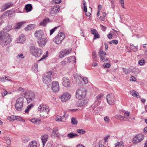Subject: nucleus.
I'll return each mask as SVG.
<instances>
[{
    "label": "nucleus",
    "instance_id": "1",
    "mask_svg": "<svg viewBox=\"0 0 147 147\" xmlns=\"http://www.w3.org/2000/svg\"><path fill=\"white\" fill-rule=\"evenodd\" d=\"M86 94V91L84 88H80L76 90V96L77 98L81 100L85 98Z\"/></svg>",
    "mask_w": 147,
    "mask_h": 147
},
{
    "label": "nucleus",
    "instance_id": "2",
    "mask_svg": "<svg viewBox=\"0 0 147 147\" xmlns=\"http://www.w3.org/2000/svg\"><path fill=\"white\" fill-rule=\"evenodd\" d=\"M11 41V39L8 34H4L1 36L0 43L3 46L8 44Z\"/></svg>",
    "mask_w": 147,
    "mask_h": 147
},
{
    "label": "nucleus",
    "instance_id": "3",
    "mask_svg": "<svg viewBox=\"0 0 147 147\" xmlns=\"http://www.w3.org/2000/svg\"><path fill=\"white\" fill-rule=\"evenodd\" d=\"M24 98L20 97L18 99L15 105L16 109L18 111H21L23 106Z\"/></svg>",
    "mask_w": 147,
    "mask_h": 147
},
{
    "label": "nucleus",
    "instance_id": "4",
    "mask_svg": "<svg viewBox=\"0 0 147 147\" xmlns=\"http://www.w3.org/2000/svg\"><path fill=\"white\" fill-rule=\"evenodd\" d=\"M52 72L49 71L47 73L46 75L44 76L42 78L43 82L47 85L50 84L52 80L51 76Z\"/></svg>",
    "mask_w": 147,
    "mask_h": 147
},
{
    "label": "nucleus",
    "instance_id": "5",
    "mask_svg": "<svg viewBox=\"0 0 147 147\" xmlns=\"http://www.w3.org/2000/svg\"><path fill=\"white\" fill-rule=\"evenodd\" d=\"M38 111L40 113H43L45 114H47L49 111V107L44 104L40 105L38 108Z\"/></svg>",
    "mask_w": 147,
    "mask_h": 147
},
{
    "label": "nucleus",
    "instance_id": "6",
    "mask_svg": "<svg viewBox=\"0 0 147 147\" xmlns=\"http://www.w3.org/2000/svg\"><path fill=\"white\" fill-rule=\"evenodd\" d=\"M25 97L28 102L30 103L34 99V94L32 91H28L25 94Z\"/></svg>",
    "mask_w": 147,
    "mask_h": 147
},
{
    "label": "nucleus",
    "instance_id": "7",
    "mask_svg": "<svg viewBox=\"0 0 147 147\" xmlns=\"http://www.w3.org/2000/svg\"><path fill=\"white\" fill-rule=\"evenodd\" d=\"M65 37V35L63 32H61L55 37L54 41L57 44L60 43Z\"/></svg>",
    "mask_w": 147,
    "mask_h": 147
},
{
    "label": "nucleus",
    "instance_id": "8",
    "mask_svg": "<svg viewBox=\"0 0 147 147\" xmlns=\"http://www.w3.org/2000/svg\"><path fill=\"white\" fill-rule=\"evenodd\" d=\"M106 98L109 104L110 105H113L114 104L115 99L113 94H109L107 95Z\"/></svg>",
    "mask_w": 147,
    "mask_h": 147
},
{
    "label": "nucleus",
    "instance_id": "9",
    "mask_svg": "<svg viewBox=\"0 0 147 147\" xmlns=\"http://www.w3.org/2000/svg\"><path fill=\"white\" fill-rule=\"evenodd\" d=\"M106 54V53L104 52L102 49H100L98 53V56L101 61L104 62H107V61L109 62V59L105 56Z\"/></svg>",
    "mask_w": 147,
    "mask_h": 147
},
{
    "label": "nucleus",
    "instance_id": "10",
    "mask_svg": "<svg viewBox=\"0 0 147 147\" xmlns=\"http://www.w3.org/2000/svg\"><path fill=\"white\" fill-rule=\"evenodd\" d=\"M59 98L61 99L62 102H66L70 99L71 95L69 93L65 92L59 96Z\"/></svg>",
    "mask_w": 147,
    "mask_h": 147
},
{
    "label": "nucleus",
    "instance_id": "11",
    "mask_svg": "<svg viewBox=\"0 0 147 147\" xmlns=\"http://www.w3.org/2000/svg\"><path fill=\"white\" fill-rule=\"evenodd\" d=\"M51 89L53 92H58L60 89L59 83L56 81L53 82L52 84Z\"/></svg>",
    "mask_w": 147,
    "mask_h": 147
},
{
    "label": "nucleus",
    "instance_id": "12",
    "mask_svg": "<svg viewBox=\"0 0 147 147\" xmlns=\"http://www.w3.org/2000/svg\"><path fill=\"white\" fill-rule=\"evenodd\" d=\"M71 50V49H64L61 51L59 54V57L60 58H63L69 54Z\"/></svg>",
    "mask_w": 147,
    "mask_h": 147
},
{
    "label": "nucleus",
    "instance_id": "13",
    "mask_svg": "<svg viewBox=\"0 0 147 147\" xmlns=\"http://www.w3.org/2000/svg\"><path fill=\"white\" fill-rule=\"evenodd\" d=\"M59 5L54 6L49 12L50 15L51 16H53L57 13L59 11Z\"/></svg>",
    "mask_w": 147,
    "mask_h": 147
},
{
    "label": "nucleus",
    "instance_id": "14",
    "mask_svg": "<svg viewBox=\"0 0 147 147\" xmlns=\"http://www.w3.org/2000/svg\"><path fill=\"white\" fill-rule=\"evenodd\" d=\"M48 41L47 38H43L39 39L38 40V42L40 47H44Z\"/></svg>",
    "mask_w": 147,
    "mask_h": 147
},
{
    "label": "nucleus",
    "instance_id": "15",
    "mask_svg": "<svg viewBox=\"0 0 147 147\" xmlns=\"http://www.w3.org/2000/svg\"><path fill=\"white\" fill-rule=\"evenodd\" d=\"M62 84L65 87H68L70 86V82L69 79L67 77H63L62 80Z\"/></svg>",
    "mask_w": 147,
    "mask_h": 147
},
{
    "label": "nucleus",
    "instance_id": "16",
    "mask_svg": "<svg viewBox=\"0 0 147 147\" xmlns=\"http://www.w3.org/2000/svg\"><path fill=\"white\" fill-rule=\"evenodd\" d=\"M35 36L38 39L44 38L43 32L42 30L36 31L35 33Z\"/></svg>",
    "mask_w": 147,
    "mask_h": 147
},
{
    "label": "nucleus",
    "instance_id": "17",
    "mask_svg": "<svg viewBox=\"0 0 147 147\" xmlns=\"http://www.w3.org/2000/svg\"><path fill=\"white\" fill-rule=\"evenodd\" d=\"M88 100L87 99H85L82 101H79L77 103L78 107H84L88 103Z\"/></svg>",
    "mask_w": 147,
    "mask_h": 147
},
{
    "label": "nucleus",
    "instance_id": "18",
    "mask_svg": "<svg viewBox=\"0 0 147 147\" xmlns=\"http://www.w3.org/2000/svg\"><path fill=\"white\" fill-rule=\"evenodd\" d=\"M50 20L49 18H46L44 19L40 23V25L44 26H45L48 23L50 22Z\"/></svg>",
    "mask_w": 147,
    "mask_h": 147
},
{
    "label": "nucleus",
    "instance_id": "19",
    "mask_svg": "<svg viewBox=\"0 0 147 147\" xmlns=\"http://www.w3.org/2000/svg\"><path fill=\"white\" fill-rule=\"evenodd\" d=\"M38 48L35 47L34 46H31L30 49V53L33 55L34 56L36 54Z\"/></svg>",
    "mask_w": 147,
    "mask_h": 147
},
{
    "label": "nucleus",
    "instance_id": "20",
    "mask_svg": "<svg viewBox=\"0 0 147 147\" xmlns=\"http://www.w3.org/2000/svg\"><path fill=\"white\" fill-rule=\"evenodd\" d=\"M11 6V4L9 3H8L4 4L1 7L2 10L4 11L10 7Z\"/></svg>",
    "mask_w": 147,
    "mask_h": 147
},
{
    "label": "nucleus",
    "instance_id": "21",
    "mask_svg": "<svg viewBox=\"0 0 147 147\" xmlns=\"http://www.w3.org/2000/svg\"><path fill=\"white\" fill-rule=\"evenodd\" d=\"M130 94L134 97L138 98H140V97L139 93L135 90H133L131 91L130 92Z\"/></svg>",
    "mask_w": 147,
    "mask_h": 147
},
{
    "label": "nucleus",
    "instance_id": "22",
    "mask_svg": "<svg viewBox=\"0 0 147 147\" xmlns=\"http://www.w3.org/2000/svg\"><path fill=\"white\" fill-rule=\"evenodd\" d=\"M78 79L80 81L82 80L84 82L85 84H87L88 82V80L87 78L86 77H82L81 76H78Z\"/></svg>",
    "mask_w": 147,
    "mask_h": 147
},
{
    "label": "nucleus",
    "instance_id": "23",
    "mask_svg": "<svg viewBox=\"0 0 147 147\" xmlns=\"http://www.w3.org/2000/svg\"><path fill=\"white\" fill-rule=\"evenodd\" d=\"M30 121L36 125H39L40 123L41 120L39 119L33 118L30 119Z\"/></svg>",
    "mask_w": 147,
    "mask_h": 147
},
{
    "label": "nucleus",
    "instance_id": "24",
    "mask_svg": "<svg viewBox=\"0 0 147 147\" xmlns=\"http://www.w3.org/2000/svg\"><path fill=\"white\" fill-rule=\"evenodd\" d=\"M25 41V36L23 35H20L18 38V42L22 43H24Z\"/></svg>",
    "mask_w": 147,
    "mask_h": 147
},
{
    "label": "nucleus",
    "instance_id": "25",
    "mask_svg": "<svg viewBox=\"0 0 147 147\" xmlns=\"http://www.w3.org/2000/svg\"><path fill=\"white\" fill-rule=\"evenodd\" d=\"M35 27V25L34 24H32L30 25H28V26L26 27L25 29L26 31H28L29 30H30L34 29Z\"/></svg>",
    "mask_w": 147,
    "mask_h": 147
},
{
    "label": "nucleus",
    "instance_id": "26",
    "mask_svg": "<svg viewBox=\"0 0 147 147\" xmlns=\"http://www.w3.org/2000/svg\"><path fill=\"white\" fill-rule=\"evenodd\" d=\"M10 11H6L0 17V20H1L3 18H5L6 16H8L9 17Z\"/></svg>",
    "mask_w": 147,
    "mask_h": 147
},
{
    "label": "nucleus",
    "instance_id": "27",
    "mask_svg": "<svg viewBox=\"0 0 147 147\" xmlns=\"http://www.w3.org/2000/svg\"><path fill=\"white\" fill-rule=\"evenodd\" d=\"M58 129V127H55L53 129V134L55 135H56V136H55V137H60V136H59V135L58 133L56 132V131Z\"/></svg>",
    "mask_w": 147,
    "mask_h": 147
},
{
    "label": "nucleus",
    "instance_id": "28",
    "mask_svg": "<svg viewBox=\"0 0 147 147\" xmlns=\"http://www.w3.org/2000/svg\"><path fill=\"white\" fill-rule=\"evenodd\" d=\"M18 117L17 116L11 115L8 117L7 119L9 120L10 121H12L15 120H18Z\"/></svg>",
    "mask_w": 147,
    "mask_h": 147
},
{
    "label": "nucleus",
    "instance_id": "29",
    "mask_svg": "<svg viewBox=\"0 0 147 147\" xmlns=\"http://www.w3.org/2000/svg\"><path fill=\"white\" fill-rule=\"evenodd\" d=\"M36 54L34 56L36 57H39L42 54V52L41 49L39 48L38 49L37 51H36Z\"/></svg>",
    "mask_w": 147,
    "mask_h": 147
},
{
    "label": "nucleus",
    "instance_id": "30",
    "mask_svg": "<svg viewBox=\"0 0 147 147\" xmlns=\"http://www.w3.org/2000/svg\"><path fill=\"white\" fill-rule=\"evenodd\" d=\"M68 60V62H74L75 63L76 62V58L74 56L71 57H68L67 59Z\"/></svg>",
    "mask_w": 147,
    "mask_h": 147
},
{
    "label": "nucleus",
    "instance_id": "31",
    "mask_svg": "<svg viewBox=\"0 0 147 147\" xmlns=\"http://www.w3.org/2000/svg\"><path fill=\"white\" fill-rule=\"evenodd\" d=\"M37 143L35 141H32L29 144L28 147H37Z\"/></svg>",
    "mask_w": 147,
    "mask_h": 147
},
{
    "label": "nucleus",
    "instance_id": "32",
    "mask_svg": "<svg viewBox=\"0 0 147 147\" xmlns=\"http://www.w3.org/2000/svg\"><path fill=\"white\" fill-rule=\"evenodd\" d=\"M38 65L37 63H35L32 67V70L34 72L36 73L38 71Z\"/></svg>",
    "mask_w": 147,
    "mask_h": 147
},
{
    "label": "nucleus",
    "instance_id": "33",
    "mask_svg": "<svg viewBox=\"0 0 147 147\" xmlns=\"http://www.w3.org/2000/svg\"><path fill=\"white\" fill-rule=\"evenodd\" d=\"M32 6L30 4H28L25 6V9L27 12H29L31 11L32 9Z\"/></svg>",
    "mask_w": 147,
    "mask_h": 147
},
{
    "label": "nucleus",
    "instance_id": "34",
    "mask_svg": "<svg viewBox=\"0 0 147 147\" xmlns=\"http://www.w3.org/2000/svg\"><path fill=\"white\" fill-rule=\"evenodd\" d=\"M143 138H133L132 142L134 144H136L140 142L143 140Z\"/></svg>",
    "mask_w": 147,
    "mask_h": 147
},
{
    "label": "nucleus",
    "instance_id": "35",
    "mask_svg": "<svg viewBox=\"0 0 147 147\" xmlns=\"http://www.w3.org/2000/svg\"><path fill=\"white\" fill-rule=\"evenodd\" d=\"M115 118L121 121H123L124 119L125 118V117L119 115H115Z\"/></svg>",
    "mask_w": 147,
    "mask_h": 147
},
{
    "label": "nucleus",
    "instance_id": "36",
    "mask_svg": "<svg viewBox=\"0 0 147 147\" xmlns=\"http://www.w3.org/2000/svg\"><path fill=\"white\" fill-rule=\"evenodd\" d=\"M12 29V27L11 26H8L6 27L3 30V32H7L10 31Z\"/></svg>",
    "mask_w": 147,
    "mask_h": 147
},
{
    "label": "nucleus",
    "instance_id": "37",
    "mask_svg": "<svg viewBox=\"0 0 147 147\" xmlns=\"http://www.w3.org/2000/svg\"><path fill=\"white\" fill-rule=\"evenodd\" d=\"M102 96L103 95L101 94H100L98 95L96 97V101H98L99 102V103H100V102L101 101V99Z\"/></svg>",
    "mask_w": 147,
    "mask_h": 147
},
{
    "label": "nucleus",
    "instance_id": "38",
    "mask_svg": "<svg viewBox=\"0 0 147 147\" xmlns=\"http://www.w3.org/2000/svg\"><path fill=\"white\" fill-rule=\"evenodd\" d=\"M99 102L97 101H95V102L91 106V107L93 109L97 107L99 104Z\"/></svg>",
    "mask_w": 147,
    "mask_h": 147
},
{
    "label": "nucleus",
    "instance_id": "39",
    "mask_svg": "<svg viewBox=\"0 0 147 147\" xmlns=\"http://www.w3.org/2000/svg\"><path fill=\"white\" fill-rule=\"evenodd\" d=\"M130 48L134 51L136 52L138 50V45H137L136 46H134L133 45H132L130 46Z\"/></svg>",
    "mask_w": 147,
    "mask_h": 147
},
{
    "label": "nucleus",
    "instance_id": "40",
    "mask_svg": "<svg viewBox=\"0 0 147 147\" xmlns=\"http://www.w3.org/2000/svg\"><path fill=\"white\" fill-rule=\"evenodd\" d=\"M48 56V52L46 51L45 52L41 58L40 59V61L42 60L43 59H45L47 58Z\"/></svg>",
    "mask_w": 147,
    "mask_h": 147
},
{
    "label": "nucleus",
    "instance_id": "41",
    "mask_svg": "<svg viewBox=\"0 0 147 147\" xmlns=\"http://www.w3.org/2000/svg\"><path fill=\"white\" fill-rule=\"evenodd\" d=\"M92 59L94 61H96L97 60V57L96 55V51H94L92 52Z\"/></svg>",
    "mask_w": 147,
    "mask_h": 147
},
{
    "label": "nucleus",
    "instance_id": "42",
    "mask_svg": "<svg viewBox=\"0 0 147 147\" xmlns=\"http://www.w3.org/2000/svg\"><path fill=\"white\" fill-rule=\"evenodd\" d=\"M115 147H124V146L123 145V142H117L116 144Z\"/></svg>",
    "mask_w": 147,
    "mask_h": 147
},
{
    "label": "nucleus",
    "instance_id": "43",
    "mask_svg": "<svg viewBox=\"0 0 147 147\" xmlns=\"http://www.w3.org/2000/svg\"><path fill=\"white\" fill-rule=\"evenodd\" d=\"M71 123L73 125H76L78 121L76 120V118L75 117H72L71 119Z\"/></svg>",
    "mask_w": 147,
    "mask_h": 147
},
{
    "label": "nucleus",
    "instance_id": "44",
    "mask_svg": "<svg viewBox=\"0 0 147 147\" xmlns=\"http://www.w3.org/2000/svg\"><path fill=\"white\" fill-rule=\"evenodd\" d=\"M78 135L76 134L70 133L67 135V137L69 138H72L74 137H77Z\"/></svg>",
    "mask_w": 147,
    "mask_h": 147
},
{
    "label": "nucleus",
    "instance_id": "45",
    "mask_svg": "<svg viewBox=\"0 0 147 147\" xmlns=\"http://www.w3.org/2000/svg\"><path fill=\"white\" fill-rule=\"evenodd\" d=\"M23 24V22H21L17 23L15 26V28L16 29H19Z\"/></svg>",
    "mask_w": 147,
    "mask_h": 147
},
{
    "label": "nucleus",
    "instance_id": "46",
    "mask_svg": "<svg viewBox=\"0 0 147 147\" xmlns=\"http://www.w3.org/2000/svg\"><path fill=\"white\" fill-rule=\"evenodd\" d=\"M77 131L81 134H84L86 133L85 131L82 129H78L77 130Z\"/></svg>",
    "mask_w": 147,
    "mask_h": 147
},
{
    "label": "nucleus",
    "instance_id": "47",
    "mask_svg": "<svg viewBox=\"0 0 147 147\" xmlns=\"http://www.w3.org/2000/svg\"><path fill=\"white\" fill-rule=\"evenodd\" d=\"M82 3L84 6V11L85 12H86L87 11V6L86 4V2L84 1H83L82 2Z\"/></svg>",
    "mask_w": 147,
    "mask_h": 147
},
{
    "label": "nucleus",
    "instance_id": "48",
    "mask_svg": "<svg viewBox=\"0 0 147 147\" xmlns=\"http://www.w3.org/2000/svg\"><path fill=\"white\" fill-rule=\"evenodd\" d=\"M25 90V89L22 88L20 87H19L17 90H16V91H19L20 92L21 94H22L24 92Z\"/></svg>",
    "mask_w": 147,
    "mask_h": 147
},
{
    "label": "nucleus",
    "instance_id": "49",
    "mask_svg": "<svg viewBox=\"0 0 147 147\" xmlns=\"http://www.w3.org/2000/svg\"><path fill=\"white\" fill-rule=\"evenodd\" d=\"M123 72L126 74H128L129 73L130 71L129 69L126 68H123Z\"/></svg>",
    "mask_w": 147,
    "mask_h": 147
},
{
    "label": "nucleus",
    "instance_id": "50",
    "mask_svg": "<svg viewBox=\"0 0 147 147\" xmlns=\"http://www.w3.org/2000/svg\"><path fill=\"white\" fill-rule=\"evenodd\" d=\"M103 66L104 68H109L111 67V65L110 64V63L109 62L106 63H104L103 65Z\"/></svg>",
    "mask_w": 147,
    "mask_h": 147
},
{
    "label": "nucleus",
    "instance_id": "51",
    "mask_svg": "<svg viewBox=\"0 0 147 147\" xmlns=\"http://www.w3.org/2000/svg\"><path fill=\"white\" fill-rule=\"evenodd\" d=\"M42 142L43 144V147H44L45 146L46 142L47 140V138H41Z\"/></svg>",
    "mask_w": 147,
    "mask_h": 147
},
{
    "label": "nucleus",
    "instance_id": "52",
    "mask_svg": "<svg viewBox=\"0 0 147 147\" xmlns=\"http://www.w3.org/2000/svg\"><path fill=\"white\" fill-rule=\"evenodd\" d=\"M129 69L131 71V72H132L133 73H134L135 74L138 73L140 72L139 71H138L136 72L135 71H134V69L136 70V69H135L133 67H130L129 68Z\"/></svg>",
    "mask_w": 147,
    "mask_h": 147
},
{
    "label": "nucleus",
    "instance_id": "53",
    "mask_svg": "<svg viewBox=\"0 0 147 147\" xmlns=\"http://www.w3.org/2000/svg\"><path fill=\"white\" fill-rule=\"evenodd\" d=\"M144 137V135L142 134H139L136 135L134 138H143Z\"/></svg>",
    "mask_w": 147,
    "mask_h": 147
},
{
    "label": "nucleus",
    "instance_id": "54",
    "mask_svg": "<svg viewBox=\"0 0 147 147\" xmlns=\"http://www.w3.org/2000/svg\"><path fill=\"white\" fill-rule=\"evenodd\" d=\"M103 145L100 142L97 143L95 146V147H103Z\"/></svg>",
    "mask_w": 147,
    "mask_h": 147
},
{
    "label": "nucleus",
    "instance_id": "55",
    "mask_svg": "<svg viewBox=\"0 0 147 147\" xmlns=\"http://www.w3.org/2000/svg\"><path fill=\"white\" fill-rule=\"evenodd\" d=\"M90 32L92 34H93L94 35L95 34H97L98 32L95 29H93V30H91L90 31Z\"/></svg>",
    "mask_w": 147,
    "mask_h": 147
},
{
    "label": "nucleus",
    "instance_id": "56",
    "mask_svg": "<svg viewBox=\"0 0 147 147\" xmlns=\"http://www.w3.org/2000/svg\"><path fill=\"white\" fill-rule=\"evenodd\" d=\"M56 120L58 121H62L61 117L59 115L57 116L56 118Z\"/></svg>",
    "mask_w": 147,
    "mask_h": 147
},
{
    "label": "nucleus",
    "instance_id": "57",
    "mask_svg": "<svg viewBox=\"0 0 147 147\" xmlns=\"http://www.w3.org/2000/svg\"><path fill=\"white\" fill-rule=\"evenodd\" d=\"M94 37L93 38L94 40L96 39V38H98L100 37V35L97 32V34L94 35Z\"/></svg>",
    "mask_w": 147,
    "mask_h": 147
},
{
    "label": "nucleus",
    "instance_id": "58",
    "mask_svg": "<svg viewBox=\"0 0 147 147\" xmlns=\"http://www.w3.org/2000/svg\"><path fill=\"white\" fill-rule=\"evenodd\" d=\"M57 28V27H55L53 29L51 30L50 31V34L51 35L52 34H53V33L56 30Z\"/></svg>",
    "mask_w": 147,
    "mask_h": 147
},
{
    "label": "nucleus",
    "instance_id": "59",
    "mask_svg": "<svg viewBox=\"0 0 147 147\" xmlns=\"http://www.w3.org/2000/svg\"><path fill=\"white\" fill-rule=\"evenodd\" d=\"M112 42L113 43L116 45L118 43V41L116 40H112Z\"/></svg>",
    "mask_w": 147,
    "mask_h": 147
},
{
    "label": "nucleus",
    "instance_id": "60",
    "mask_svg": "<svg viewBox=\"0 0 147 147\" xmlns=\"http://www.w3.org/2000/svg\"><path fill=\"white\" fill-rule=\"evenodd\" d=\"M145 63V61L144 60H140L139 62V64L140 65H143Z\"/></svg>",
    "mask_w": 147,
    "mask_h": 147
},
{
    "label": "nucleus",
    "instance_id": "61",
    "mask_svg": "<svg viewBox=\"0 0 147 147\" xmlns=\"http://www.w3.org/2000/svg\"><path fill=\"white\" fill-rule=\"evenodd\" d=\"M67 62L66 61H63L61 62V64L62 65L64 66L65 65H66L67 64Z\"/></svg>",
    "mask_w": 147,
    "mask_h": 147
},
{
    "label": "nucleus",
    "instance_id": "62",
    "mask_svg": "<svg viewBox=\"0 0 147 147\" xmlns=\"http://www.w3.org/2000/svg\"><path fill=\"white\" fill-rule=\"evenodd\" d=\"M100 26L102 30L104 31L106 30L107 28L106 27H105L102 25H100Z\"/></svg>",
    "mask_w": 147,
    "mask_h": 147
},
{
    "label": "nucleus",
    "instance_id": "63",
    "mask_svg": "<svg viewBox=\"0 0 147 147\" xmlns=\"http://www.w3.org/2000/svg\"><path fill=\"white\" fill-rule=\"evenodd\" d=\"M6 139L5 140L6 143L8 145H9L11 143V140H10V138H6Z\"/></svg>",
    "mask_w": 147,
    "mask_h": 147
},
{
    "label": "nucleus",
    "instance_id": "64",
    "mask_svg": "<svg viewBox=\"0 0 147 147\" xmlns=\"http://www.w3.org/2000/svg\"><path fill=\"white\" fill-rule=\"evenodd\" d=\"M130 80L133 81H136V79L135 77L132 76L131 77Z\"/></svg>",
    "mask_w": 147,
    "mask_h": 147
}]
</instances>
